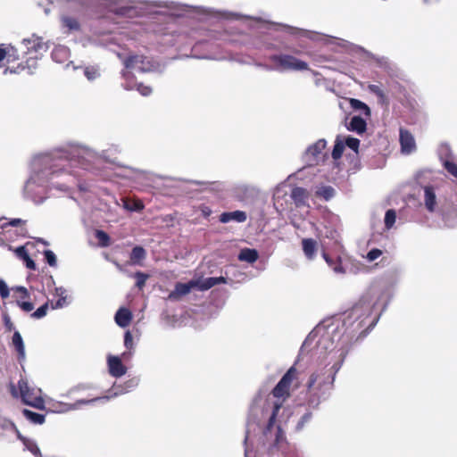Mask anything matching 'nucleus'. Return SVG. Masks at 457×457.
<instances>
[{
  "mask_svg": "<svg viewBox=\"0 0 457 457\" xmlns=\"http://www.w3.org/2000/svg\"><path fill=\"white\" fill-rule=\"evenodd\" d=\"M383 296V292L373 288L353 306L342 323L320 324L309 335V338L318 337L320 353H328L325 366L312 372L307 381V403L310 407L317 408L328 398L336 374L350 350L353 333L365 326L366 320Z\"/></svg>",
  "mask_w": 457,
  "mask_h": 457,
  "instance_id": "f257e3e1",
  "label": "nucleus"
},
{
  "mask_svg": "<svg viewBox=\"0 0 457 457\" xmlns=\"http://www.w3.org/2000/svg\"><path fill=\"white\" fill-rule=\"evenodd\" d=\"M104 162H111L108 150L98 153L84 145H71L36 154L30 162L24 195L40 204L53 189L66 192L75 184L76 178L79 176L77 165L95 172Z\"/></svg>",
  "mask_w": 457,
  "mask_h": 457,
  "instance_id": "f03ea898",
  "label": "nucleus"
},
{
  "mask_svg": "<svg viewBox=\"0 0 457 457\" xmlns=\"http://www.w3.org/2000/svg\"><path fill=\"white\" fill-rule=\"evenodd\" d=\"M62 2H75L81 6L94 8L97 4L103 5L118 18L131 19L137 16L162 13L157 8L168 7L162 2H143L132 0H39L38 4L44 8L48 15L51 12L49 4H59Z\"/></svg>",
  "mask_w": 457,
  "mask_h": 457,
  "instance_id": "7ed1b4c3",
  "label": "nucleus"
},
{
  "mask_svg": "<svg viewBox=\"0 0 457 457\" xmlns=\"http://www.w3.org/2000/svg\"><path fill=\"white\" fill-rule=\"evenodd\" d=\"M267 403L270 411L266 412L264 411L262 412L259 411L255 420L253 419L250 420V415L248 416L245 443L246 444L250 438L251 427L254 423L259 422L262 419L267 418V423L259 436L258 443L268 452H273L278 449L280 445L285 441V435L280 424L281 403L268 402Z\"/></svg>",
  "mask_w": 457,
  "mask_h": 457,
  "instance_id": "20e7f679",
  "label": "nucleus"
},
{
  "mask_svg": "<svg viewBox=\"0 0 457 457\" xmlns=\"http://www.w3.org/2000/svg\"><path fill=\"white\" fill-rule=\"evenodd\" d=\"M48 43L43 42L39 37L33 35L30 37L24 38L21 43L20 52L29 55L25 62H21L17 66H8L4 69V74H20L27 71L29 74H33L37 68V61L48 49Z\"/></svg>",
  "mask_w": 457,
  "mask_h": 457,
  "instance_id": "39448f33",
  "label": "nucleus"
},
{
  "mask_svg": "<svg viewBox=\"0 0 457 457\" xmlns=\"http://www.w3.org/2000/svg\"><path fill=\"white\" fill-rule=\"evenodd\" d=\"M295 375L296 369L295 367H291L272 390V398L269 397L263 400L262 398L258 397L254 399L250 407V420L252 419L253 420L257 419V413L259 411H262V412L264 411L266 412L270 411V409L268 407V402L281 403L282 405L283 402L289 396V388L292 381L295 378Z\"/></svg>",
  "mask_w": 457,
  "mask_h": 457,
  "instance_id": "423d86ee",
  "label": "nucleus"
},
{
  "mask_svg": "<svg viewBox=\"0 0 457 457\" xmlns=\"http://www.w3.org/2000/svg\"><path fill=\"white\" fill-rule=\"evenodd\" d=\"M123 65L124 70L121 76L125 80L123 87L127 90L134 88L132 79H134L135 72L146 73L161 71L160 63L144 55H130L123 60Z\"/></svg>",
  "mask_w": 457,
  "mask_h": 457,
  "instance_id": "0eeeda50",
  "label": "nucleus"
},
{
  "mask_svg": "<svg viewBox=\"0 0 457 457\" xmlns=\"http://www.w3.org/2000/svg\"><path fill=\"white\" fill-rule=\"evenodd\" d=\"M269 60L273 63V66L270 67L262 64H260V66L267 71H301L309 70V64L306 62L291 54H272L269 57Z\"/></svg>",
  "mask_w": 457,
  "mask_h": 457,
  "instance_id": "6e6552de",
  "label": "nucleus"
},
{
  "mask_svg": "<svg viewBox=\"0 0 457 457\" xmlns=\"http://www.w3.org/2000/svg\"><path fill=\"white\" fill-rule=\"evenodd\" d=\"M11 392L13 396H20L25 404L40 410L45 407L44 400L41 396V389L30 386L24 378L19 380L18 388L12 386Z\"/></svg>",
  "mask_w": 457,
  "mask_h": 457,
  "instance_id": "1a4fd4ad",
  "label": "nucleus"
},
{
  "mask_svg": "<svg viewBox=\"0 0 457 457\" xmlns=\"http://www.w3.org/2000/svg\"><path fill=\"white\" fill-rule=\"evenodd\" d=\"M101 398H96V397L89 399V400L81 399V400L76 401L73 403H63L61 401H56V400L51 399L49 401V405L54 412L65 413V412H68L71 411L78 410L84 404H89V403L97 402Z\"/></svg>",
  "mask_w": 457,
  "mask_h": 457,
  "instance_id": "9d476101",
  "label": "nucleus"
},
{
  "mask_svg": "<svg viewBox=\"0 0 457 457\" xmlns=\"http://www.w3.org/2000/svg\"><path fill=\"white\" fill-rule=\"evenodd\" d=\"M4 426L8 430L17 434L18 438L22 442L24 445V450L30 452L36 457H42L40 449L38 448L37 443L33 439L23 436L16 428L13 423L8 420H4Z\"/></svg>",
  "mask_w": 457,
  "mask_h": 457,
  "instance_id": "9b49d317",
  "label": "nucleus"
},
{
  "mask_svg": "<svg viewBox=\"0 0 457 457\" xmlns=\"http://www.w3.org/2000/svg\"><path fill=\"white\" fill-rule=\"evenodd\" d=\"M138 384H139L138 378H129L122 384H114L112 386V388L111 389V394L108 395L100 397L101 399L99 401H102V400L107 401L112 397L126 394V393L133 390L134 388H136L138 386Z\"/></svg>",
  "mask_w": 457,
  "mask_h": 457,
  "instance_id": "f8f14e48",
  "label": "nucleus"
},
{
  "mask_svg": "<svg viewBox=\"0 0 457 457\" xmlns=\"http://www.w3.org/2000/svg\"><path fill=\"white\" fill-rule=\"evenodd\" d=\"M107 367L109 374L113 378H120L127 373V368L123 365L121 358L119 356L108 355Z\"/></svg>",
  "mask_w": 457,
  "mask_h": 457,
  "instance_id": "ddd939ff",
  "label": "nucleus"
},
{
  "mask_svg": "<svg viewBox=\"0 0 457 457\" xmlns=\"http://www.w3.org/2000/svg\"><path fill=\"white\" fill-rule=\"evenodd\" d=\"M21 59L20 49L11 44H0V63L6 60L8 64Z\"/></svg>",
  "mask_w": 457,
  "mask_h": 457,
  "instance_id": "4468645a",
  "label": "nucleus"
},
{
  "mask_svg": "<svg viewBox=\"0 0 457 457\" xmlns=\"http://www.w3.org/2000/svg\"><path fill=\"white\" fill-rule=\"evenodd\" d=\"M54 295L58 296V300L55 303H51L53 310L67 307L72 302V296L68 295L67 289L63 287H54Z\"/></svg>",
  "mask_w": 457,
  "mask_h": 457,
  "instance_id": "2eb2a0df",
  "label": "nucleus"
},
{
  "mask_svg": "<svg viewBox=\"0 0 457 457\" xmlns=\"http://www.w3.org/2000/svg\"><path fill=\"white\" fill-rule=\"evenodd\" d=\"M197 281L192 279L187 283H177L173 291L168 296L170 300H179L181 296L190 293L193 288H195Z\"/></svg>",
  "mask_w": 457,
  "mask_h": 457,
  "instance_id": "dca6fc26",
  "label": "nucleus"
},
{
  "mask_svg": "<svg viewBox=\"0 0 457 457\" xmlns=\"http://www.w3.org/2000/svg\"><path fill=\"white\" fill-rule=\"evenodd\" d=\"M400 144L403 154H409L416 148L413 136L406 129H400Z\"/></svg>",
  "mask_w": 457,
  "mask_h": 457,
  "instance_id": "f3484780",
  "label": "nucleus"
},
{
  "mask_svg": "<svg viewBox=\"0 0 457 457\" xmlns=\"http://www.w3.org/2000/svg\"><path fill=\"white\" fill-rule=\"evenodd\" d=\"M12 345L17 352V358L20 363L26 360L25 345L22 337L19 331H15L12 337Z\"/></svg>",
  "mask_w": 457,
  "mask_h": 457,
  "instance_id": "a211bd4d",
  "label": "nucleus"
},
{
  "mask_svg": "<svg viewBox=\"0 0 457 457\" xmlns=\"http://www.w3.org/2000/svg\"><path fill=\"white\" fill-rule=\"evenodd\" d=\"M60 20L62 29L65 33L78 31L80 29V24L75 17L62 14Z\"/></svg>",
  "mask_w": 457,
  "mask_h": 457,
  "instance_id": "6ab92c4d",
  "label": "nucleus"
},
{
  "mask_svg": "<svg viewBox=\"0 0 457 457\" xmlns=\"http://www.w3.org/2000/svg\"><path fill=\"white\" fill-rule=\"evenodd\" d=\"M195 280L197 281L196 288L201 291H205L216 285L226 283V278L224 277H211L204 279L198 278Z\"/></svg>",
  "mask_w": 457,
  "mask_h": 457,
  "instance_id": "aec40b11",
  "label": "nucleus"
},
{
  "mask_svg": "<svg viewBox=\"0 0 457 457\" xmlns=\"http://www.w3.org/2000/svg\"><path fill=\"white\" fill-rule=\"evenodd\" d=\"M247 219L246 213L243 211H234L229 212H223L220 216L221 223H228L230 221H237L239 223L245 222Z\"/></svg>",
  "mask_w": 457,
  "mask_h": 457,
  "instance_id": "412c9836",
  "label": "nucleus"
},
{
  "mask_svg": "<svg viewBox=\"0 0 457 457\" xmlns=\"http://www.w3.org/2000/svg\"><path fill=\"white\" fill-rule=\"evenodd\" d=\"M367 123L364 119L360 116L352 117L351 120L346 124V129L349 131L355 132L357 134H362L365 132Z\"/></svg>",
  "mask_w": 457,
  "mask_h": 457,
  "instance_id": "4be33fe9",
  "label": "nucleus"
},
{
  "mask_svg": "<svg viewBox=\"0 0 457 457\" xmlns=\"http://www.w3.org/2000/svg\"><path fill=\"white\" fill-rule=\"evenodd\" d=\"M290 196L297 207L305 206L307 204L308 193L302 187L293 188Z\"/></svg>",
  "mask_w": 457,
  "mask_h": 457,
  "instance_id": "5701e85b",
  "label": "nucleus"
},
{
  "mask_svg": "<svg viewBox=\"0 0 457 457\" xmlns=\"http://www.w3.org/2000/svg\"><path fill=\"white\" fill-rule=\"evenodd\" d=\"M132 319V313L126 308H120L114 317L115 322L120 328L129 326Z\"/></svg>",
  "mask_w": 457,
  "mask_h": 457,
  "instance_id": "b1692460",
  "label": "nucleus"
},
{
  "mask_svg": "<svg viewBox=\"0 0 457 457\" xmlns=\"http://www.w3.org/2000/svg\"><path fill=\"white\" fill-rule=\"evenodd\" d=\"M424 202L427 210L430 212H435L436 205V196L435 190L432 187H425L424 188Z\"/></svg>",
  "mask_w": 457,
  "mask_h": 457,
  "instance_id": "393cba45",
  "label": "nucleus"
},
{
  "mask_svg": "<svg viewBox=\"0 0 457 457\" xmlns=\"http://www.w3.org/2000/svg\"><path fill=\"white\" fill-rule=\"evenodd\" d=\"M302 246L304 255L309 260H312L317 252V242L312 238H304L302 241Z\"/></svg>",
  "mask_w": 457,
  "mask_h": 457,
  "instance_id": "a878e982",
  "label": "nucleus"
},
{
  "mask_svg": "<svg viewBox=\"0 0 457 457\" xmlns=\"http://www.w3.org/2000/svg\"><path fill=\"white\" fill-rule=\"evenodd\" d=\"M70 56V50L65 46H56L52 52V58L55 62L62 63Z\"/></svg>",
  "mask_w": 457,
  "mask_h": 457,
  "instance_id": "bb28decb",
  "label": "nucleus"
},
{
  "mask_svg": "<svg viewBox=\"0 0 457 457\" xmlns=\"http://www.w3.org/2000/svg\"><path fill=\"white\" fill-rule=\"evenodd\" d=\"M323 258L327 264L332 269V270L338 275L345 274L346 270L341 263V260L338 258L337 260H333L329 257L326 253H323Z\"/></svg>",
  "mask_w": 457,
  "mask_h": 457,
  "instance_id": "cd10ccee",
  "label": "nucleus"
},
{
  "mask_svg": "<svg viewBox=\"0 0 457 457\" xmlns=\"http://www.w3.org/2000/svg\"><path fill=\"white\" fill-rule=\"evenodd\" d=\"M259 257L258 252L255 249L245 248L242 249L238 254V260L253 263Z\"/></svg>",
  "mask_w": 457,
  "mask_h": 457,
  "instance_id": "c85d7f7f",
  "label": "nucleus"
},
{
  "mask_svg": "<svg viewBox=\"0 0 457 457\" xmlns=\"http://www.w3.org/2000/svg\"><path fill=\"white\" fill-rule=\"evenodd\" d=\"M318 237L328 238L338 243L339 234L335 228L325 225L323 228L318 229Z\"/></svg>",
  "mask_w": 457,
  "mask_h": 457,
  "instance_id": "c756f323",
  "label": "nucleus"
},
{
  "mask_svg": "<svg viewBox=\"0 0 457 457\" xmlns=\"http://www.w3.org/2000/svg\"><path fill=\"white\" fill-rule=\"evenodd\" d=\"M279 27L284 28L287 31V33L296 37H305L312 40L316 38V34L311 31L303 30L298 28L288 27L285 25H279Z\"/></svg>",
  "mask_w": 457,
  "mask_h": 457,
  "instance_id": "7c9ffc66",
  "label": "nucleus"
},
{
  "mask_svg": "<svg viewBox=\"0 0 457 457\" xmlns=\"http://www.w3.org/2000/svg\"><path fill=\"white\" fill-rule=\"evenodd\" d=\"M26 224V220L21 219H7L0 218V228H6L8 226L21 228V232H23V226Z\"/></svg>",
  "mask_w": 457,
  "mask_h": 457,
  "instance_id": "2f4dec72",
  "label": "nucleus"
},
{
  "mask_svg": "<svg viewBox=\"0 0 457 457\" xmlns=\"http://www.w3.org/2000/svg\"><path fill=\"white\" fill-rule=\"evenodd\" d=\"M327 141L325 139H319L316 143L307 148L306 153L309 155L316 157L322 150L325 149Z\"/></svg>",
  "mask_w": 457,
  "mask_h": 457,
  "instance_id": "473e14b6",
  "label": "nucleus"
},
{
  "mask_svg": "<svg viewBox=\"0 0 457 457\" xmlns=\"http://www.w3.org/2000/svg\"><path fill=\"white\" fill-rule=\"evenodd\" d=\"M24 417L34 424L41 425L45 422V415L24 409L22 411Z\"/></svg>",
  "mask_w": 457,
  "mask_h": 457,
  "instance_id": "72a5a7b5",
  "label": "nucleus"
},
{
  "mask_svg": "<svg viewBox=\"0 0 457 457\" xmlns=\"http://www.w3.org/2000/svg\"><path fill=\"white\" fill-rule=\"evenodd\" d=\"M145 250L141 246H135L130 253V261L133 264H139L145 258Z\"/></svg>",
  "mask_w": 457,
  "mask_h": 457,
  "instance_id": "f704fd0d",
  "label": "nucleus"
},
{
  "mask_svg": "<svg viewBox=\"0 0 457 457\" xmlns=\"http://www.w3.org/2000/svg\"><path fill=\"white\" fill-rule=\"evenodd\" d=\"M350 106L355 111L362 112L367 117L370 116V107L366 104L358 99H350Z\"/></svg>",
  "mask_w": 457,
  "mask_h": 457,
  "instance_id": "c9c22d12",
  "label": "nucleus"
},
{
  "mask_svg": "<svg viewBox=\"0 0 457 457\" xmlns=\"http://www.w3.org/2000/svg\"><path fill=\"white\" fill-rule=\"evenodd\" d=\"M84 75L89 81H94L101 76L97 66H87L84 69Z\"/></svg>",
  "mask_w": 457,
  "mask_h": 457,
  "instance_id": "e433bc0d",
  "label": "nucleus"
},
{
  "mask_svg": "<svg viewBox=\"0 0 457 457\" xmlns=\"http://www.w3.org/2000/svg\"><path fill=\"white\" fill-rule=\"evenodd\" d=\"M345 149V144L344 141L339 138V137H337L335 145L332 151V157L334 160H337L342 156V154Z\"/></svg>",
  "mask_w": 457,
  "mask_h": 457,
  "instance_id": "4c0bfd02",
  "label": "nucleus"
},
{
  "mask_svg": "<svg viewBox=\"0 0 457 457\" xmlns=\"http://www.w3.org/2000/svg\"><path fill=\"white\" fill-rule=\"evenodd\" d=\"M396 220V213L395 210L389 209L385 215V226L387 229L393 228Z\"/></svg>",
  "mask_w": 457,
  "mask_h": 457,
  "instance_id": "58836bf2",
  "label": "nucleus"
},
{
  "mask_svg": "<svg viewBox=\"0 0 457 457\" xmlns=\"http://www.w3.org/2000/svg\"><path fill=\"white\" fill-rule=\"evenodd\" d=\"M124 208L128 211L139 212L143 210L144 204L140 201H124Z\"/></svg>",
  "mask_w": 457,
  "mask_h": 457,
  "instance_id": "ea45409f",
  "label": "nucleus"
},
{
  "mask_svg": "<svg viewBox=\"0 0 457 457\" xmlns=\"http://www.w3.org/2000/svg\"><path fill=\"white\" fill-rule=\"evenodd\" d=\"M96 237L101 246L106 247L110 245V237L104 231L97 229L96 231Z\"/></svg>",
  "mask_w": 457,
  "mask_h": 457,
  "instance_id": "a19ab883",
  "label": "nucleus"
},
{
  "mask_svg": "<svg viewBox=\"0 0 457 457\" xmlns=\"http://www.w3.org/2000/svg\"><path fill=\"white\" fill-rule=\"evenodd\" d=\"M132 83L134 85L133 89H137L143 96H148L152 94V88L149 86H145L142 83H136L132 79Z\"/></svg>",
  "mask_w": 457,
  "mask_h": 457,
  "instance_id": "79ce46f5",
  "label": "nucleus"
},
{
  "mask_svg": "<svg viewBox=\"0 0 457 457\" xmlns=\"http://www.w3.org/2000/svg\"><path fill=\"white\" fill-rule=\"evenodd\" d=\"M48 307H49V303H44L42 306L37 308L31 314V317L34 318V319H37V320L45 317L46 315V313H47Z\"/></svg>",
  "mask_w": 457,
  "mask_h": 457,
  "instance_id": "37998d69",
  "label": "nucleus"
},
{
  "mask_svg": "<svg viewBox=\"0 0 457 457\" xmlns=\"http://www.w3.org/2000/svg\"><path fill=\"white\" fill-rule=\"evenodd\" d=\"M344 144L345 145L348 146L350 149L357 153L360 145V140L355 137H347Z\"/></svg>",
  "mask_w": 457,
  "mask_h": 457,
  "instance_id": "c03bdc74",
  "label": "nucleus"
},
{
  "mask_svg": "<svg viewBox=\"0 0 457 457\" xmlns=\"http://www.w3.org/2000/svg\"><path fill=\"white\" fill-rule=\"evenodd\" d=\"M148 275L147 274H145L141 271H137L135 273V278H137V283H136V286L139 288V289H142L145 285V282L148 278Z\"/></svg>",
  "mask_w": 457,
  "mask_h": 457,
  "instance_id": "a18cd8bd",
  "label": "nucleus"
},
{
  "mask_svg": "<svg viewBox=\"0 0 457 457\" xmlns=\"http://www.w3.org/2000/svg\"><path fill=\"white\" fill-rule=\"evenodd\" d=\"M318 194L323 196L325 200H328L331 197L334 196L335 190L333 187L328 186V187H322L319 191Z\"/></svg>",
  "mask_w": 457,
  "mask_h": 457,
  "instance_id": "49530a36",
  "label": "nucleus"
},
{
  "mask_svg": "<svg viewBox=\"0 0 457 457\" xmlns=\"http://www.w3.org/2000/svg\"><path fill=\"white\" fill-rule=\"evenodd\" d=\"M44 254H45V258H46V262L51 266V267H55L57 265V259H56V255L54 254V253L51 250H46L44 252Z\"/></svg>",
  "mask_w": 457,
  "mask_h": 457,
  "instance_id": "de8ad7c7",
  "label": "nucleus"
},
{
  "mask_svg": "<svg viewBox=\"0 0 457 457\" xmlns=\"http://www.w3.org/2000/svg\"><path fill=\"white\" fill-rule=\"evenodd\" d=\"M312 420V412L304 413L296 424V430L300 431L303 428L306 423Z\"/></svg>",
  "mask_w": 457,
  "mask_h": 457,
  "instance_id": "09e8293b",
  "label": "nucleus"
},
{
  "mask_svg": "<svg viewBox=\"0 0 457 457\" xmlns=\"http://www.w3.org/2000/svg\"><path fill=\"white\" fill-rule=\"evenodd\" d=\"M444 167L451 175L457 178V164L446 160L444 162Z\"/></svg>",
  "mask_w": 457,
  "mask_h": 457,
  "instance_id": "8fccbe9b",
  "label": "nucleus"
},
{
  "mask_svg": "<svg viewBox=\"0 0 457 457\" xmlns=\"http://www.w3.org/2000/svg\"><path fill=\"white\" fill-rule=\"evenodd\" d=\"M10 295V289L4 279L0 278V296L6 299Z\"/></svg>",
  "mask_w": 457,
  "mask_h": 457,
  "instance_id": "3c124183",
  "label": "nucleus"
},
{
  "mask_svg": "<svg viewBox=\"0 0 457 457\" xmlns=\"http://www.w3.org/2000/svg\"><path fill=\"white\" fill-rule=\"evenodd\" d=\"M369 89L371 93L375 94L377 96H378L380 99H385L386 96L384 91L380 88L378 85H370Z\"/></svg>",
  "mask_w": 457,
  "mask_h": 457,
  "instance_id": "603ef678",
  "label": "nucleus"
},
{
  "mask_svg": "<svg viewBox=\"0 0 457 457\" xmlns=\"http://www.w3.org/2000/svg\"><path fill=\"white\" fill-rule=\"evenodd\" d=\"M381 254H382L381 250L374 248V249H371L367 253V259L369 262H373V261L377 260L379 256H381Z\"/></svg>",
  "mask_w": 457,
  "mask_h": 457,
  "instance_id": "864d4df0",
  "label": "nucleus"
},
{
  "mask_svg": "<svg viewBox=\"0 0 457 457\" xmlns=\"http://www.w3.org/2000/svg\"><path fill=\"white\" fill-rule=\"evenodd\" d=\"M17 305L19 307H21V309L26 312H29L34 309V305L30 302L17 301Z\"/></svg>",
  "mask_w": 457,
  "mask_h": 457,
  "instance_id": "5fc2aeb1",
  "label": "nucleus"
},
{
  "mask_svg": "<svg viewBox=\"0 0 457 457\" xmlns=\"http://www.w3.org/2000/svg\"><path fill=\"white\" fill-rule=\"evenodd\" d=\"M124 345L128 349L133 348V337L129 331H127L124 336Z\"/></svg>",
  "mask_w": 457,
  "mask_h": 457,
  "instance_id": "6e6d98bb",
  "label": "nucleus"
},
{
  "mask_svg": "<svg viewBox=\"0 0 457 457\" xmlns=\"http://www.w3.org/2000/svg\"><path fill=\"white\" fill-rule=\"evenodd\" d=\"M88 388V386L85 385H78L76 386L71 387L66 394L62 395V396L70 397L73 393H76L80 390H85Z\"/></svg>",
  "mask_w": 457,
  "mask_h": 457,
  "instance_id": "4d7b16f0",
  "label": "nucleus"
},
{
  "mask_svg": "<svg viewBox=\"0 0 457 457\" xmlns=\"http://www.w3.org/2000/svg\"><path fill=\"white\" fill-rule=\"evenodd\" d=\"M15 253L18 257L22 259L23 261L29 256V253L24 246H20L15 250Z\"/></svg>",
  "mask_w": 457,
  "mask_h": 457,
  "instance_id": "13d9d810",
  "label": "nucleus"
},
{
  "mask_svg": "<svg viewBox=\"0 0 457 457\" xmlns=\"http://www.w3.org/2000/svg\"><path fill=\"white\" fill-rule=\"evenodd\" d=\"M12 291L19 292L22 295V298H28L29 297V291L26 287L22 286H17L12 288Z\"/></svg>",
  "mask_w": 457,
  "mask_h": 457,
  "instance_id": "bf43d9fd",
  "label": "nucleus"
},
{
  "mask_svg": "<svg viewBox=\"0 0 457 457\" xmlns=\"http://www.w3.org/2000/svg\"><path fill=\"white\" fill-rule=\"evenodd\" d=\"M25 263H26V267L29 270H36V264L34 262V261L29 257V255L24 260Z\"/></svg>",
  "mask_w": 457,
  "mask_h": 457,
  "instance_id": "052dcab7",
  "label": "nucleus"
},
{
  "mask_svg": "<svg viewBox=\"0 0 457 457\" xmlns=\"http://www.w3.org/2000/svg\"><path fill=\"white\" fill-rule=\"evenodd\" d=\"M4 320V326H5L6 329L11 331L13 328V324L11 321L10 318L8 316H5Z\"/></svg>",
  "mask_w": 457,
  "mask_h": 457,
  "instance_id": "680f3d73",
  "label": "nucleus"
},
{
  "mask_svg": "<svg viewBox=\"0 0 457 457\" xmlns=\"http://www.w3.org/2000/svg\"><path fill=\"white\" fill-rule=\"evenodd\" d=\"M378 317H379V315H378V317L374 318V319L370 321V325H369V328H370V329H371V328L376 325V323H377V321H378Z\"/></svg>",
  "mask_w": 457,
  "mask_h": 457,
  "instance_id": "e2e57ef3",
  "label": "nucleus"
},
{
  "mask_svg": "<svg viewBox=\"0 0 457 457\" xmlns=\"http://www.w3.org/2000/svg\"><path fill=\"white\" fill-rule=\"evenodd\" d=\"M203 213H204V216H208V215H210V213H211V210H210L209 208L205 207V208L203 210Z\"/></svg>",
  "mask_w": 457,
  "mask_h": 457,
  "instance_id": "0e129e2a",
  "label": "nucleus"
},
{
  "mask_svg": "<svg viewBox=\"0 0 457 457\" xmlns=\"http://www.w3.org/2000/svg\"><path fill=\"white\" fill-rule=\"evenodd\" d=\"M130 355H131L130 353H123L121 354V357L124 358V359H128Z\"/></svg>",
  "mask_w": 457,
  "mask_h": 457,
  "instance_id": "69168bd1",
  "label": "nucleus"
},
{
  "mask_svg": "<svg viewBox=\"0 0 457 457\" xmlns=\"http://www.w3.org/2000/svg\"><path fill=\"white\" fill-rule=\"evenodd\" d=\"M194 183L196 185H208L209 184L208 182H200V181H194Z\"/></svg>",
  "mask_w": 457,
  "mask_h": 457,
  "instance_id": "338daca9",
  "label": "nucleus"
},
{
  "mask_svg": "<svg viewBox=\"0 0 457 457\" xmlns=\"http://www.w3.org/2000/svg\"><path fill=\"white\" fill-rule=\"evenodd\" d=\"M245 457H248V450L247 449H245Z\"/></svg>",
  "mask_w": 457,
  "mask_h": 457,
  "instance_id": "774afa93",
  "label": "nucleus"
}]
</instances>
